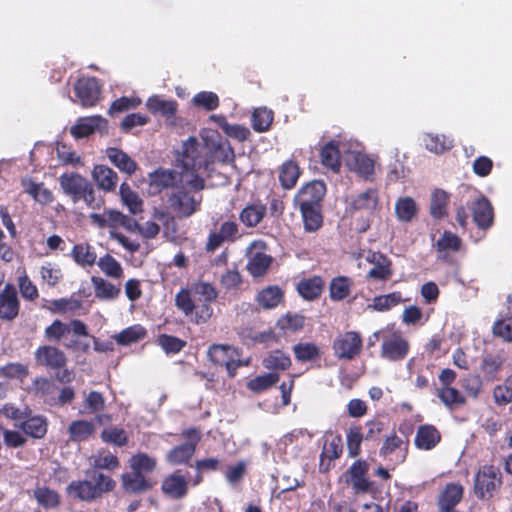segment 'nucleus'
<instances>
[{
  "label": "nucleus",
  "instance_id": "052dcab7",
  "mask_svg": "<svg viewBox=\"0 0 512 512\" xmlns=\"http://www.w3.org/2000/svg\"><path fill=\"white\" fill-rule=\"evenodd\" d=\"M89 218L99 228L116 227L123 218V213L117 210H105L103 214L91 213Z\"/></svg>",
  "mask_w": 512,
  "mask_h": 512
},
{
  "label": "nucleus",
  "instance_id": "4c0bfd02",
  "mask_svg": "<svg viewBox=\"0 0 512 512\" xmlns=\"http://www.w3.org/2000/svg\"><path fill=\"white\" fill-rule=\"evenodd\" d=\"M91 282L94 287L95 296L100 300H115L121 293L119 287L101 277L92 276Z\"/></svg>",
  "mask_w": 512,
  "mask_h": 512
},
{
  "label": "nucleus",
  "instance_id": "de8ad7c7",
  "mask_svg": "<svg viewBox=\"0 0 512 512\" xmlns=\"http://www.w3.org/2000/svg\"><path fill=\"white\" fill-rule=\"evenodd\" d=\"M438 398L449 409L462 406L466 403L464 395L456 388L451 386H442L437 390Z\"/></svg>",
  "mask_w": 512,
  "mask_h": 512
},
{
  "label": "nucleus",
  "instance_id": "13d9d810",
  "mask_svg": "<svg viewBox=\"0 0 512 512\" xmlns=\"http://www.w3.org/2000/svg\"><path fill=\"white\" fill-rule=\"evenodd\" d=\"M448 194L440 189L433 192L430 205V214L435 219H442L447 215Z\"/></svg>",
  "mask_w": 512,
  "mask_h": 512
},
{
  "label": "nucleus",
  "instance_id": "c03bdc74",
  "mask_svg": "<svg viewBox=\"0 0 512 512\" xmlns=\"http://www.w3.org/2000/svg\"><path fill=\"white\" fill-rule=\"evenodd\" d=\"M404 445L401 455L399 456V461L402 463L405 461L407 453L409 441L404 442L396 433H392L387 436L383 442L382 447L380 448V456L387 457L388 455L395 452L397 449H400Z\"/></svg>",
  "mask_w": 512,
  "mask_h": 512
},
{
  "label": "nucleus",
  "instance_id": "cd10ccee",
  "mask_svg": "<svg viewBox=\"0 0 512 512\" xmlns=\"http://www.w3.org/2000/svg\"><path fill=\"white\" fill-rule=\"evenodd\" d=\"M19 428L29 437L34 439H41L47 433L48 422L43 416H31L24 419Z\"/></svg>",
  "mask_w": 512,
  "mask_h": 512
},
{
  "label": "nucleus",
  "instance_id": "37998d69",
  "mask_svg": "<svg viewBox=\"0 0 512 512\" xmlns=\"http://www.w3.org/2000/svg\"><path fill=\"white\" fill-rule=\"evenodd\" d=\"M123 488L132 493L145 492L151 488V484L146 480L141 472L126 473L122 476Z\"/></svg>",
  "mask_w": 512,
  "mask_h": 512
},
{
  "label": "nucleus",
  "instance_id": "f3484780",
  "mask_svg": "<svg viewBox=\"0 0 512 512\" xmlns=\"http://www.w3.org/2000/svg\"><path fill=\"white\" fill-rule=\"evenodd\" d=\"M197 147V154L199 156V159L202 161L201 169L207 170L210 163L213 162H220V163H228L230 162L233 157V150L229 144L228 141H219L217 143H212L209 147L210 150V157L209 159H204L201 155V147H199V144L197 143L195 145Z\"/></svg>",
  "mask_w": 512,
  "mask_h": 512
},
{
  "label": "nucleus",
  "instance_id": "79ce46f5",
  "mask_svg": "<svg viewBox=\"0 0 512 512\" xmlns=\"http://www.w3.org/2000/svg\"><path fill=\"white\" fill-rule=\"evenodd\" d=\"M295 359L298 362L319 360L322 356L320 348L313 342H300L292 348Z\"/></svg>",
  "mask_w": 512,
  "mask_h": 512
},
{
  "label": "nucleus",
  "instance_id": "864d4df0",
  "mask_svg": "<svg viewBox=\"0 0 512 512\" xmlns=\"http://www.w3.org/2000/svg\"><path fill=\"white\" fill-rule=\"evenodd\" d=\"M305 324V317L297 313H286L281 316L276 323V326L282 332H298L303 329Z\"/></svg>",
  "mask_w": 512,
  "mask_h": 512
},
{
  "label": "nucleus",
  "instance_id": "bb28decb",
  "mask_svg": "<svg viewBox=\"0 0 512 512\" xmlns=\"http://www.w3.org/2000/svg\"><path fill=\"white\" fill-rule=\"evenodd\" d=\"M379 203L378 191L374 188H369L366 191L358 194L350 203L352 211H368L374 212Z\"/></svg>",
  "mask_w": 512,
  "mask_h": 512
},
{
  "label": "nucleus",
  "instance_id": "a211bd4d",
  "mask_svg": "<svg viewBox=\"0 0 512 512\" xmlns=\"http://www.w3.org/2000/svg\"><path fill=\"white\" fill-rule=\"evenodd\" d=\"M59 181L64 193L69 195L75 203L81 200L90 183L78 173L63 174Z\"/></svg>",
  "mask_w": 512,
  "mask_h": 512
},
{
  "label": "nucleus",
  "instance_id": "ddd939ff",
  "mask_svg": "<svg viewBox=\"0 0 512 512\" xmlns=\"http://www.w3.org/2000/svg\"><path fill=\"white\" fill-rule=\"evenodd\" d=\"M506 359L507 357L504 350L484 353L479 366L480 374L486 381L497 380Z\"/></svg>",
  "mask_w": 512,
  "mask_h": 512
},
{
  "label": "nucleus",
  "instance_id": "423d86ee",
  "mask_svg": "<svg viewBox=\"0 0 512 512\" xmlns=\"http://www.w3.org/2000/svg\"><path fill=\"white\" fill-rule=\"evenodd\" d=\"M207 356L214 365L225 367L229 377H234L239 367L248 365V361L240 359V350L231 345L213 344L209 347Z\"/></svg>",
  "mask_w": 512,
  "mask_h": 512
},
{
  "label": "nucleus",
  "instance_id": "f03ea898",
  "mask_svg": "<svg viewBox=\"0 0 512 512\" xmlns=\"http://www.w3.org/2000/svg\"><path fill=\"white\" fill-rule=\"evenodd\" d=\"M218 291L209 282L197 281L191 288H181L175 295L176 308L196 325L206 324L213 315L212 303Z\"/></svg>",
  "mask_w": 512,
  "mask_h": 512
},
{
  "label": "nucleus",
  "instance_id": "4468645a",
  "mask_svg": "<svg viewBox=\"0 0 512 512\" xmlns=\"http://www.w3.org/2000/svg\"><path fill=\"white\" fill-rule=\"evenodd\" d=\"M161 491L171 499H182L188 493V479L185 475L181 474L180 469H177L163 479Z\"/></svg>",
  "mask_w": 512,
  "mask_h": 512
},
{
  "label": "nucleus",
  "instance_id": "7c9ffc66",
  "mask_svg": "<svg viewBox=\"0 0 512 512\" xmlns=\"http://www.w3.org/2000/svg\"><path fill=\"white\" fill-rule=\"evenodd\" d=\"M404 301L405 299L400 291H393L388 294L375 296L372 299V303L368 304V309L377 312H387Z\"/></svg>",
  "mask_w": 512,
  "mask_h": 512
},
{
  "label": "nucleus",
  "instance_id": "6ab92c4d",
  "mask_svg": "<svg viewBox=\"0 0 512 512\" xmlns=\"http://www.w3.org/2000/svg\"><path fill=\"white\" fill-rule=\"evenodd\" d=\"M440 431L432 424H423L417 428L414 444L417 449L429 451L434 449L441 441Z\"/></svg>",
  "mask_w": 512,
  "mask_h": 512
},
{
  "label": "nucleus",
  "instance_id": "3c124183",
  "mask_svg": "<svg viewBox=\"0 0 512 512\" xmlns=\"http://www.w3.org/2000/svg\"><path fill=\"white\" fill-rule=\"evenodd\" d=\"M34 497L38 504L45 509L56 508L60 505L59 493L46 486L37 487L34 490Z\"/></svg>",
  "mask_w": 512,
  "mask_h": 512
},
{
  "label": "nucleus",
  "instance_id": "69168bd1",
  "mask_svg": "<svg viewBox=\"0 0 512 512\" xmlns=\"http://www.w3.org/2000/svg\"><path fill=\"white\" fill-rule=\"evenodd\" d=\"M493 398L498 406L512 403V376L507 377L502 384L494 388Z\"/></svg>",
  "mask_w": 512,
  "mask_h": 512
},
{
  "label": "nucleus",
  "instance_id": "bf43d9fd",
  "mask_svg": "<svg viewBox=\"0 0 512 512\" xmlns=\"http://www.w3.org/2000/svg\"><path fill=\"white\" fill-rule=\"evenodd\" d=\"M461 246V238L457 234L447 230L442 233L441 237L435 244L436 251L439 253L447 251L458 252L461 249Z\"/></svg>",
  "mask_w": 512,
  "mask_h": 512
},
{
  "label": "nucleus",
  "instance_id": "2f4dec72",
  "mask_svg": "<svg viewBox=\"0 0 512 512\" xmlns=\"http://www.w3.org/2000/svg\"><path fill=\"white\" fill-rule=\"evenodd\" d=\"M262 365L270 372L285 371L288 370L291 365V358L288 354L282 350L270 351L263 359Z\"/></svg>",
  "mask_w": 512,
  "mask_h": 512
},
{
  "label": "nucleus",
  "instance_id": "58836bf2",
  "mask_svg": "<svg viewBox=\"0 0 512 512\" xmlns=\"http://www.w3.org/2000/svg\"><path fill=\"white\" fill-rule=\"evenodd\" d=\"M301 174L298 164L293 160L285 161L279 169V182L284 189H292Z\"/></svg>",
  "mask_w": 512,
  "mask_h": 512
},
{
  "label": "nucleus",
  "instance_id": "1a4fd4ad",
  "mask_svg": "<svg viewBox=\"0 0 512 512\" xmlns=\"http://www.w3.org/2000/svg\"><path fill=\"white\" fill-rule=\"evenodd\" d=\"M326 184L322 180H314L303 185L294 197L295 207L323 206Z\"/></svg>",
  "mask_w": 512,
  "mask_h": 512
},
{
  "label": "nucleus",
  "instance_id": "f257e3e1",
  "mask_svg": "<svg viewBox=\"0 0 512 512\" xmlns=\"http://www.w3.org/2000/svg\"><path fill=\"white\" fill-rule=\"evenodd\" d=\"M197 140L189 138L183 146L182 153L177 159L181 171L158 168L149 173V189L153 195L161 193L168 188H176L179 183H186L194 191H202L205 188V180L198 173L201 171L202 161L197 154Z\"/></svg>",
  "mask_w": 512,
  "mask_h": 512
},
{
  "label": "nucleus",
  "instance_id": "c756f323",
  "mask_svg": "<svg viewBox=\"0 0 512 512\" xmlns=\"http://www.w3.org/2000/svg\"><path fill=\"white\" fill-rule=\"evenodd\" d=\"M71 257L81 267H92L97 262V254L89 243H77L72 247Z\"/></svg>",
  "mask_w": 512,
  "mask_h": 512
},
{
  "label": "nucleus",
  "instance_id": "a878e982",
  "mask_svg": "<svg viewBox=\"0 0 512 512\" xmlns=\"http://www.w3.org/2000/svg\"><path fill=\"white\" fill-rule=\"evenodd\" d=\"M92 176L97 186L107 192L114 191L117 182V173L106 165H96L93 169Z\"/></svg>",
  "mask_w": 512,
  "mask_h": 512
},
{
  "label": "nucleus",
  "instance_id": "f8f14e48",
  "mask_svg": "<svg viewBox=\"0 0 512 512\" xmlns=\"http://www.w3.org/2000/svg\"><path fill=\"white\" fill-rule=\"evenodd\" d=\"M74 91L82 106L93 107L100 98L101 86L95 77H82L75 82Z\"/></svg>",
  "mask_w": 512,
  "mask_h": 512
},
{
  "label": "nucleus",
  "instance_id": "0e129e2a",
  "mask_svg": "<svg viewBox=\"0 0 512 512\" xmlns=\"http://www.w3.org/2000/svg\"><path fill=\"white\" fill-rule=\"evenodd\" d=\"M343 452V441L340 435H334L330 439H326L324 442L321 458H327L329 460L338 459Z\"/></svg>",
  "mask_w": 512,
  "mask_h": 512
},
{
  "label": "nucleus",
  "instance_id": "f704fd0d",
  "mask_svg": "<svg viewBox=\"0 0 512 512\" xmlns=\"http://www.w3.org/2000/svg\"><path fill=\"white\" fill-rule=\"evenodd\" d=\"M266 211L264 204H249L241 210L239 219L248 228L256 227L264 219Z\"/></svg>",
  "mask_w": 512,
  "mask_h": 512
},
{
  "label": "nucleus",
  "instance_id": "4be33fe9",
  "mask_svg": "<svg viewBox=\"0 0 512 512\" xmlns=\"http://www.w3.org/2000/svg\"><path fill=\"white\" fill-rule=\"evenodd\" d=\"M301 215L303 229L307 233L319 231L324 224L323 206L296 207Z\"/></svg>",
  "mask_w": 512,
  "mask_h": 512
},
{
  "label": "nucleus",
  "instance_id": "6e6d98bb",
  "mask_svg": "<svg viewBox=\"0 0 512 512\" xmlns=\"http://www.w3.org/2000/svg\"><path fill=\"white\" fill-rule=\"evenodd\" d=\"M395 213L402 222H410L417 213L416 202L411 197H402L396 201Z\"/></svg>",
  "mask_w": 512,
  "mask_h": 512
},
{
  "label": "nucleus",
  "instance_id": "7ed1b4c3",
  "mask_svg": "<svg viewBox=\"0 0 512 512\" xmlns=\"http://www.w3.org/2000/svg\"><path fill=\"white\" fill-rule=\"evenodd\" d=\"M88 476L90 479L72 481L66 487V494L72 499L90 503L111 492L116 486V482L102 472L92 471Z\"/></svg>",
  "mask_w": 512,
  "mask_h": 512
},
{
  "label": "nucleus",
  "instance_id": "338daca9",
  "mask_svg": "<svg viewBox=\"0 0 512 512\" xmlns=\"http://www.w3.org/2000/svg\"><path fill=\"white\" fill-rule=\"evenodd\" d=\"M101 439L105 443L113 444L118 447H123L128 443L127 432L123 428L110 427L101 432Z\"/></svg>",
  "mask_w": 512,
  "mask_h": 512
},
{
  "label": "nucleus",
  "instance_id": "774afa93",
  "mask_svg": "<svg viewBox=\"0 0 512 512\" xmlns=\"http://www.w3.org/2000/svg\"><path fill=\"white\" fill-rule=\"evenodd\" d=\"M158 344L165 353L176 354L186 346V341L173 335L161 334L158 337Z\"/></svg>",
  "mask_w": 512,
  "mask_h": 512
},
{
  "label": "nucleus",
  "instance_id": "473e14b6",
  "mask_svg": "<svg viewBox=\"0 0 512 512\" xmlns=\"http://www.w3.org/2000/svg\"><path fill=\"white\" fill-rule=\"evenodd\" d=\"M196 448L194 444H180L173 447L166 456V461L171 465H188L191 466Z\"/></svg>",
  "mask_w": 512,
  "mask_h": 512
},
{
  "label": "nucleus",
  "instance_id": "a18cd8bd",
  "mask_svg": "<svg viewBox=\"0 0 512 512\" xmlns=\"http://www.w3.org/2000/svg\"><path fill=\"white\" fill-rule=\"evenodd\" d=\"M146 105L150 112L154 114L160 113L166 117L174 116L178 109V104L175 100H164L158 96L150 97Z\"/></svg>",
  "mask_w": 512,
  "mask_h": 512
},
{
  "label": "nucleus",
  "instance_id": "e433bc0d",
  "mask_svg": "<svg viewBox=\"0 0 512 512\" xmlns=\"http://www.w3.org/2000/svg\"><path fill=\"white\" fill-rule=\"evenodd\" d=\"M464 489L459 483H448L438 496V506L456 508L463 498Z\"/></svg>",
  "mask_w": 512,
  "mask_h": 512
},
{
  "label": "nucleus",
  "instance_id": "dca6fc26",
  "mask_svg": "<svg viewBox=\"0 0 512 512\" xmlns=\"http://www.w3.org/2000/svg\"><path fill=\"white\" fill-rule=\"evenodd\" d=\"M472 218L479 229L487 230L494 222V210L490 201L481 196L473 201L471 205Z\"/></svg>",
  "mask_w": 512,
  "mask_h": 512
},
{
  "label": "nucleus",
  "instance_id": "09e8293b",
  "mask_svg": "<svg viewBox=\"0 0 512 512\" xmlns=\"http://www.w3.org/2000/svg\"><path fill=\"white\" fill-rule=\"evenodd\" d=\"M273 120L274 113L272 110L266 107L257 108L252 113V128L259 133L266 132L270 129Z\"/></svg>",
  "mask_w": 512,
  "mask_h": 512
},
{
  "label": "nucleus",
  "instance_id": "c9c22d12",
  "mask_svg": "<svg viewBox=\"0 0 512 512\" xmlns=\"http://www.w3.org/2000/svg\"><path fill=\"white\" fill-rule=\"evenodd\" d=\"M284 298L282 289L276 285L262 289L256 297L257 303L263 309L277 307Z\"/></svg>",
  "mask_w": 512,
  "mask_h": 512
},
{
  "label": "nucleus",
  "instance_id": "20e7f679",
  "mask_svg": "<svg viewBox=\"0 0 512 512\" xmlns=\"http://www.w3.org/2000/svg\"><path fill=\"white\" fill-rule=\"evenodd\" d=\"M34 356L39 366L56 372V380L60 383L67 384L74 379L75 373L67 368L68 359L61 349L43 345L36 349Z\"/></svg>",
  "mask_w": 512,
  "mask_h": 512
},
{
  "label": "nucleus",
  "instance_id": "9d476101",
  "mask_svg": "<svg viewBox=\"0 0 512 512\" xmlns=\"http://www.w3.org/2000/svg\"><path fill=\"white\" fill-rule=\"evenodd\" d=\"M410 350V344L399 331H394L383 337L381 357L389 361L404 359Z\"/></svg>",
  "mask_w": 512,
  "mask_h": 512
},
{
  "label": "nucleus",
  "instance_id": "8fccbe9b",
  "mask_svg": "<svg viewBox=\"0 0 512 512\" xmlns=\"http://www.w3.org/2000/svg\"><path fill=\"white\" fill-rule=\"evenodd\" d=\"M25 192L41 205H49L54 201V195L44 186V183L29 181L25 185Z\"/></svg>",
  "mask_w": 512,
  "mask_h": 512
},
{
  "label": "nucleus",
  "instance_id": "603ef678",
  "mask_svg": "<svg viewBox=\"0 0 512 512\" xmlns=\"http://www.w3.org/2000/svg\"><path fill=\"white\" fill-rule=\"evenodd\" d=\"M120 197L123 203L128 207L132 214H137L143 210V202L136 192H134L129 184L123 182L119 189Z\"/></svg>",
  "mask_w": 512,
  "mask_h": 512
},
{
  "label": "nucleus",
  "instance_id": "5fc2aeb1",
  "mask_svg": "<svg viewBox=\"0 0 512 512\" xmlns=\"http://www.w3.org/2000/svg\"><path fill=\"white\" fill-rule=\"evenodd\" d=\"M279 378V373H265L251 379L247 383V388L252 392L261 393L274 386L279 381Z\"/></svg>",
  "mask_w": 512,
  "mask_h": 512
},
{
  "label": "nucleus",
  "instance_id": "e2e57ef3",
  "mask_svg": "<svg viewBox=\"0 0 512 512\" xmlns=\"http://www.w3.org/2000/svg\"><path fill=\"white\" fill-rule=\"evenodd\" d=\"M105 409V399L102 393L98 391H90L83 404L82 414H97Z\"/></svg>",
  "mask_w": 512,
  "mask_h": 512
},
{
  "label": "nucleus",
  "instance_id": "49530a36",
  "mask_svg": "<svg viewBox=\"0 0 512 512\" xmlns=\"http://www.w3.org/2000/svg\"><path fill=\"white\" fill-rule=\"evenodd\" d=\"M374 161L368 155L357 153L353 156L350 168L364 179H370L374 174Z\"/></svg>",
  "mask_w": 512,
  "mask_h": 512
},
{
  "label": "nucleus",
  "instance_id": "2eb2a0df",
  "mask_svg": "<svg viewBox=\"0 0 512 512\" xmlns=\"http://www.w3.org/2000/svg\"><path fill=\"white\" fill-rule=\"evenodd\" d=\"M107 126V120L99 115L82 117L71 127L70 133L75 139H81L92 135L97 130L104 131Z\"/></svg>",
  "mask_w": 512,
  "mask_h": 512
},
{
  "label": "nucleus",
  "instance_id": "6e6552de",
  "mask_svg": "<svg viewBox=\"0 0 512 512\" xmlns=\"http://www.w3.org/2000/svg\"><path fill=\"white\" fill-rule=\"evenodd\" d=\"M332 349L335 357L340 360L350 361L361 354L363 339L359 332L346 331L335 337L332 343Z\"/></svg>",
  "mask_w": 512,
  "mask_h": 512
},
{
  "label": "nucleus",
  "instance_id": "aec40b11",
  "mask_svg": "<svg viewBox=\"0 0 512 512\" xmlns=\"http://www.w3.org/2000/svg\"><path fill=\"white\" fill-rule=\"evenodd\" d=\"M368 261L373 263V267L368 271L367 279L386 282L392 277V262L385 254L373 253Z\"/></svg>",
  "mask_w": 512,
  "mask_h": 512
},
{
  "label": "nucleus",
  "instance_id": "39448f33",
  "mask_svg": "<svg viewBox=\"0 0 512 512\" xmlns=\"http://www.w3.org/2000/svg\"><path fill=\"white\" fill-rule=\"evenodd\" d=\"M188 184L179 183L168 197L171 209L181 217H190L200 210L202 195Z\"/></svg>",
  "mask_w": 512,
  "mask_h": 512
},
{
  "label": "nucleus",
  "instance_id": "4d7b16f0",
  "mask_svg": "<svg viewBox=\"0 0 512 512\" xmlns=\"http://www.w3.org/2000/svg\"><path fill=\"white\" fill-rule=\"evenodd\" d=\"M365 440L360 425H353L349 428L346 436L348 455L351 458L357 457L361 452V443Z\"/></svg>",
  "mask_w": 512,
  "mask_h": 512
},
{
  "label": "nucleus",
  "instance_id": "a19ab883",
  "mask_svg": "<svg viewBox=\"0 0 512 512\" xmlns=\"http://www.w3.org/2000/svg\"><path fill=\"white\" fill-rule=\"evenodd\" d=\"M273 259L264 252H255L247 263V270L253 277H261L268 271Z\"/></svg>",
  "mask_w": 512,
  "mask_h": 512
},
{
  "label": "nucleus",
  "instance_id": "c85d7f7f",
  "mask_svg": "<svg viewBox=\"0 0 512 512\" xmlns=\"http://www.w3.org/2000/svg\"><path fill=\"white\" fill-rule=\"evenodd\" d=\"M67 432L69 434V441L78 443L85 442L93 436L95 426L91 421L75 420L70 423Z\"/></svg>",
  "mask_w": 512,
  "mask_h": 512
},
{
  "label": "nucleus",
  "instance_id": "72a5a7b5",
  "mask_svg": "<svg viewBox=\"0 0 512 512\" xmlns=\"http://www.w3.org/2000/svg\"><path fill=\"white\" fill-rule=\"evenodd\" d=\"M353 280L347 276H337L331 279L329 284V297L332 301H342L350 294Z\"/></svg>",
  "mask_w": 512,
  "mask_h": 512
},
{
  "label": "nucleus",
  "instance_id": "412c9836",
  "mask_svg": "<svg viewBox=\"0 0 512 512\" xmlns=\"http://www.w3.org/2000/svg\"><path fill=\"white\" fill-rule=\"evenodd\" d=\"M369 465L364 460H356L349 468V482L355 493H367L370 490V481L366 477Z\"/></svg>",
  "mask_w": 512,
  "mask_h": 512
},
{
  "label": "nucleus",
  "instance_id": "ea45409f",
  "mask_svg": "<svg viewBox=\"0 0 512 512\" xmlns=\"http://www.w3.org/2000/svg\"><path fill=\"white\" fill-rule=\"evenodd\" d=\"M147 336V330L140 324L129 326L113 336L117 344L128 346L143 340Z\"/></svg>",
  "mask_w": 512,
  "mask_h": 512
},
{
  "label": "nucleus",
  "instance_id": "9b49d317",
  "mask_svg": "<svg viewBox=\"0 0 512 512\" xmlns=\"http://www.w3.org/2000/svg\"><path fill=\"white\" fill-rule=\"evenodd\" d=\"M20 311V300L17 289L11 283H7L0 291V320L12 322Z\"/></svg>",
  "mask_w": 512,
  "mask_h": 512
},
{
  "label": "nucleus",
  "instance_id": "0eeeda50",
  "mask_svg": "<svg viewBox=\"0 0 512 512\" xmlns=\"http://www.w3.org/2000/svg\"><path fill=\"white\" fill-rule=\"evenodd\" d=\"M501 484L502 475L499 468L493 465H484L475 475L474 493L479 499L490 498Z\"/></svg>",
  "mask_w": 512,
  "mask_h": 512
},
{
  "label": "nucleus",
  "instance_id": "5701e85b",
  "mask_svg": "<svg viewBox=\"0 0 512 512\" xmlns=\"http://www.w3.org/2000/svg\"><path fill=\"white\" fill-rule=\"evenodd\" d=\"M320 163L334 173H338L341 168V155L339 142L330 140L320 149Z\"/></svg>",
  "mask_w": 512,
  "mask_h": 512
},
{
  "label": "nucleus",
  "instance_id": "680f3d73",
  "mask_svg": "<svg viewBox=\"0 0 512 512\" xmlns=\"http://www.w3.org/2000/svg\"><path fill=\"white\" fill-rule=\"evenodd\" d=\"M96 264L108 277L119 279L123 276L121 264L110 254L100 257Z\"/></svg>",
  "mask_w": 512,
  "mask_h": 512
},
{
  "label": "nucleus",
  "instance_id": "b1692460",
  "mask_svg": "<svg viewBox=\"0 0 512 512\" xmlns=\"http://www.w3.org/2000/svg\"><path fill=\"white\" fill-rule=\"evenodd\" d=\"M106 156L110 162L121 172L131 176L137 170V163L123 150L116 147H108Z\"/></svg>",
  "mask_w": 512,
  "mask_h": 512
},
{
  "label": "nucleus",
  "instance_id": "393cba45",
  "mask_svg": "<svg viewBox=\"0 0 512 512\" xmlns=\"http://www.w3.org/2000/svg\"><path fill=\"white\" fill-rule=\"evenodd\" d=\"M324 285L323 278L315 275L302 279L297 285V291L305 300L312 301L321 296Z\"/></svg>",
  "mask_w": 512,
  "mask_h": 512
}]
</instances>
